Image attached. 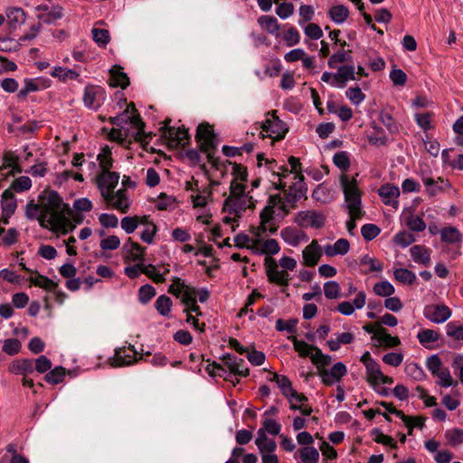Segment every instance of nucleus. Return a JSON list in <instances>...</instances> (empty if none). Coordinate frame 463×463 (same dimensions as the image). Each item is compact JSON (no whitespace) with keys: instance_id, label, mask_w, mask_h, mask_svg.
Masks as SVG:
<instances>
[{"instance_id":"nucleus-1","label":"nucleus","mask_w":463,"mask_h":463,"mask_svg":"<svg viewBox=\"0 0 463 463\" xmlns=\"http://www.w3.org/2000/svg\"><path fill=\"white\" fill-rule=\"evenodd\" d=\"M68 213L69 208L60 195L51 190L42 192L36 203L29 202L25 211L26 216L37 220L42 227L62 234L74 229L67 217Z\"/></svg>"},{"instance_id":"nucleus-2","label":"nucleus","mask_w":463,"mask_h":463,"mask_svg":"<svg viewBox=\"0 0 463 463\" xmlns=\"http://www.w3.org/2000/svg\"><path fill=\"white\" fill-rule=\"evenodd\" d=\"M229 165L232 179L230 184V194L222 206V222L229 225L232 231H235L242 214L246 210L253 208L254 203L250 192L245 191L247 169L236 163H230Z\"/></svg>"},{"instance_id":"nucleus-3","label":"nucleus","mask_w":463,"mask_h":463,"mask_svg":"<svg viewBox=\"0 0 463 463\" xmlns=\"http://www.w3.org/2000/svg\"><path fill=\"white\" fill-rule=\"evenodd\" d=\"M288 164L291 168L290 171L287 167H280V172H274L273 175L279 178L277 188L282 189L287 186V177L290 175H293V178L295 180L294 184L289 185V188L287 191V200L292 205L305 195L306 189L304 187V176L301 174V164L299 159L294 156H290L288 158Z\"/></svg>"},{"instance_id":"nucleus-4","label":"nucleus","mask_w":463,"mask_h":463,"mask_svg":"<svg viewBox=\"0 0 463 463\" xmlns=\"http://www.w3.org/2000/svg\"><path fill=\"white\" fill-rule=\"evenodd\" d=\"M264 265L268 280L280 287L285 293L291 279L289 272L296 269L297 260L288 256H283L278 261L271 257H266Z\"/></svg>"},{"instance_id":"nucleus-5","label":"nucleus","mask_w":463,"mask_h":463,"mask_svg":"<svg viewBox=\"0 0 463 463\" xmlns=\"http://www.w3.org/2000/svg\"><path fill=\"white\" fill-rule=\"evenodd\" d=\"M220 183L215 180H211L208 186H199L198 182H187L186 190L191 191L190 195L193 207L194 209H202L203 212L202 214L197 216V220L203 223H209L211 215L205 210L206 206L213 200V192L215 186H218Z\"/></svg>"},{"instance_id":"nucleus-6","label":"nucleus","mask_w":463,"mask_h":463,"mask_svg":"<svg viewBox=\"0 0 463 463\" xmlns=\"http://www.w3.org/2000/svg\"><path fill=\"white\" fill-rule=\"evenodd\" d=\"M295 207V203L291 205L287 200V193L283 200L279 195H273L270 197L269 204L262 210L260 213V223L256 228L259 232H269L275 233L278 230L277 225L274 223V216L277 212H282L284 214L288 213L291 208Z\"/></svg>"},{"instance_id":"nucleus-7","label":"nucleus","mask_w":463,"mask_h":463,"mask_svg":"<svg viewBox=\"0 0 463 463\" xmlns=\"http://www.w3.org/2000/svg\"><path fill=\"white\" fill-rule=\"evenodd\" d=\"M351 176L345 173H343L339 176V183L341 189L344 194L345 206L347 211H351L354 213H360L363 210L362 207V190L359 187L356 176Z\"/></svg>"},{"instance_id":"nucleus-8","label":"nucleus","mask_w":463,"mask_h":463,"mask_svg":"<svg viewBox=\"0 0 463 463\" xmlns=\"http://www.w3.org/2000/svg\"><path fill=\"white\" fill-rule=\"evenodd\" d=\"M168 292L177 298H181L182 303L185 306L184 312L194 313L196 317L202 315L200 307L194 299V287L185 283L179 278H174L168 288Z\"/></svg>"},{"instance_id":"nucleus-9","label":"nucleus","mask_w":463,"mask_h":463,"mask_svg":"<svg viewBox=\"0 0 463 463\" xmlns=\"http://www.w3.org/2000/svg\"><path fill=\"white\" fill-rule=\"evenodd\" d=\"M289 339L298 354L302 357H309L316 366L329 365L331 364V356L324 354L318 347L298 340L296 336H291Z\"/></svg>"},{"instance_id":"nucleus-10","label":"nucleus","mask_w":463,"mask_h":463,"mask_svg":"<svg viewBox=\"0 0 463 463\" xmlns=\"http://www.w3.org/2000/svg\"><path fill=\"white\" fill-rule=\"evenodd\" d=\"M136 108L133 103L128 105L124 113L112 118V123L118 127L123 128L124 123L131 124L135 128V138L143 141L144 137V123L138 115L136 114Z\"/></svg>"},{"instance_id":"nucleus-11","label":"nucleus","mask_w":463,"mask_h":463,"mask_svg":"<svg viewBox=\"0 0 463 463\" xmlns=\"http://www.w3.org/2000/svg\"><path fill=\"white\" fill-rule=\"evenodd\" d=\"M262 135L264 137H269L272 140H280L284 138L288 128L285 123L279 118L275 111L269 112L266 119L262 123Z\"/></svg>"},{"instance_id":"nucleus-12","label":"nucleus","mask_w":463,"mask_h":463,"mask_svg":"<svg viewBox=\"0 0 463 463\" xmlns=\"http://www.w3.org/2000/svg\"><path fill=\"white\" fill-rule=\"evenodd\" d=\"M196 139L201 149L206 153L208 161L215 165L213 150L215 147V137L212 126L209 124H200L197 128Z\"/></svg>"},{"instance_id":"nucleus-13","label":"nucleus","mask_w":463,"mask_h":463,"mask_svg":"<svg viewBox=\"0 0 463 463\" xmlns=\"http://www.w3.org/2000/svg\"><path fill=\"white\" fill-rule=\"evenodd\" d=\"M426 366L432 375L439 379L437 383L441 387L448 388L454 384L449 370L443 366L441 360L437 354H433L427 359Z\"/></svg>"},{"instance_id":"nucleus-14","label":"nucleus","mask_w":463,"mask_h":463,"mask_svg":"<svg viewBox=\"0 0 463 463\" xmlns=\"http://www.w3.org/2000/svg\"><path fill=\"white\" fill-rule=\"evenodd\" d=\"M326 221V214L321 211L306 210L298 212L294 222L301 228L321 229Z\"/></svg>"},{"instance_id":"nucleus-15","label":"nucleus","mask_w":463,"mask_h":463,"mask_svg":"<svg viewBox=\"0 0 463 463\" xmlns=\"http://www.w3.org/2000/svg\"><path fill=\"white\" fill-rule=\"evenodd\" d=\"M326 365L317 366V374L322 383L327 386L334 385L341 381L347 373V368L345 364L335 363L330 369L326 368Z\"/></svg>"},{"instance_id":"nucleus-16","label":"nucleus","mask_w":463,"mask_h":463,"mask_svg":"<svg viewBox=\"0 0 463 463\" xmlns=\"http://www.w3.org/2000/svg\"><path fill=\"white\" fill-rule=\"evenodd\" d=\"M366 369V378L369 384L380 394L385 395L387 393L384 388H382V384H392L393 383L392 378L384 375L381 371V368L377 363L368 366Z\"/></svg>"},{"instance_id":"nucleus-17","label":"nucleus","mask_w":463,"mask_h":463,"mask_svg":"<svg viewBox=\"0 0 463 463\" xmlns=\"http://www.w3.org/2000/svg\"><path fill=\"white\" fill-rule=\"evenodd\" d=\"M265 232H259V230L256 229L253 230L254 243L252 252L266 255L277 254L280 250L279 242L275 239L264 240L262 234Z\"/></svg>"},{"instance_id":"nucleus-18","label":"nucleus","mask_w":463,"mask_h":463,"mask_svg":"<svg viewBox=\"0 0 463 463\" xmlns=\"http://www.w3.org/2000/svg\"><path fill=\"white\" fill-rule=\"evenodd\" d=\"M170 120H165L164 126L160 128L162 130V137L167 141L168 146L176 147L184 146L188 139V132L184 128H172L169 127Z\"/></svg>"},{"instance_id":"nucleus-19","label":"nucleus","mask_w":463,"mask_h":463,"mask_svg":"<svg viewBox=\"0 0 463 463\" xmlns=\"http://www.w3.org/2000/svg\"><path fill=\"white\" fill-rule=\"evenodd\" d=\"M102 198L109 207L123 213L128 212L131 205V200L125 189H118L117 192L113 191Z\"/></svg>"},{"instance_id":"nucleus-20","label":"nucleus","mask_w":463,"mask_h":463,"mask_svg":"<svg viewBox=\"0 0 463 463\" xmlns=\"http://www.w3.org/2000/svg\"><path fill=\"white\" fill-rule=\"evenodd\" d=\"M106 99L105 90L97 85H87L84 89L83 102L90 109H98Z\"/></svg>"},{"instance_id":"nucleus-21","label":"nucleus","mask_w":463,"mask_h":463,"mask_svg":"<svg viewBox=\"0 0 463 463\" xmlns=\"http://www.w3.org/2000/svg\"><path fill=\"white\" fill-rule=\"evenodd\" d=\"M101 197L115 190L119 181V175L113 171H100L95 177Z\"/></svg>"},{"instance_id":"nucleus-22","label":"nucleus","mask_w":463,"mask_h":463,"mask_svg":"<svg viewBox=\"0 0 463 463\" xmlns=\"http://www.w3.org/2000/svg\"><path fill=\"white\" fill-rule=\"evenodd\" d=\"M423 314L430 321L441 324L450 317L451 310L444 304H430L425 307Z\"/></svg>"},{"instance_id":"nucleus-23","label":"nucleus","mask_w":463,"mask_h":463,"mask_svg":"<svg viewBox=\"0 0 463 463\" xmlns=\"http://www.w3.org/2000/svg\"><path fill=\"white\" fill-rule=\"evenodd\" d=\"M323 253L324 248L319 245L318 241L312 240L302 250V264L306 267L317 266Z\"/></svg>"},{"instance_id":"nucleus-24","label":"nucleus","mask_w":463,"mask_h":463,"mask_svg":"<svg viewBox=\"0 0 463 463\" xmlns=\"http://www.w3.org/2000/svg\"><path fill=\"white\" fill-rule=\"evenodd\" d=\"M137 352L129 345L116 349L114 356L110 360L112 366H124L132 364L137 361Z\"/></svg>"},{"instance_id":"nucleus-25","label":"nucleus","mask_w":463,"mask_h":463,"mask_svg":"<svg viewBox=\"0 0 463 463\" xmlns=\"http://www.w3.org/2000/svg\"><path fill=\"white\" fill-rule=\"evenodd\" d=\"M421 180L430 196H435L440 193H444L451 187L449 181L443 177L433 179L430 176H422Z\"/></svg>"},{"instance_id":"nucleus-26","label":"nucleus","mask_w":463,"mask_h":463,"mask_svg":"<svg viewBox=\"0 0 463 463\" xmlns=\"http://www.w3.org/2000/svg\"><path fill=\"white\" fill-rule=\"evenodd\" d=\"M378 194L384 204L390 205L394 209L399 207L400 189L398 186L385 184L379 188Z\"/></svg>"},{"instance_id":"nucleus-27","label":"nucleus","mask_w":463,"mask_h":463,"mask_svg":"<svg viewBox=\"0 0 463 463\" xmlns=\"http://www.w3.org/2000/svg\"><path fill=\"white\" fill-rule=\"evenodd\" d=\"M280 236L287 244L292 247H298L300 243L308 241V237L305 232L291 226L282 229Z\"/></svg>"},{"instance_id":"nucleus-28","label":"nucleus","mask_w":463,"mask_h":463,"mask_svg":"<svg viewBox=\"0 0 463 463\" xmlns=\"http://www.w3.org/2000/svg\"><path fill=\"white\" fill-rule=\"evenodd\" d=\"M366 304V294L364 291L357 292L353 302L343 301L336 307V310L344 316H351L355 309H362Z\"/></svg>"},{"instance_id":"nucleus-29","label":"nucleus","mask_w":463,"mask_h":463,"mask_svg":"<svg viewBox=\"0 0 463 463\" xmlns=\"http://www.w3.org/2000/svg\"><path fill=\"white\" fill-rule=\"evenodd\" d=\"M21 168L18 165V158L13 153H7L5 155L3 164L0 166V175L6 177L8 175H14L16 173H20Z\"/></svg>"},{"instance_id":"nucleus-30","label":"nucleus","mask_w":463,"mask_h":463,"mask_svg":"<svg viewBox=\"0 0 463 463\" xmlns=\"http://www.w3.org/2000/svg\"><path fill=\"white\" fill-rule=\"evenodd\" d=\"M37 11L38 19L46 24H52L62 17V9L60 6H38Z\"/></svg>"},{"instance_id":"nucleus-31","label":"nucleus","mask_w":463,"mask_h":463,"mask_svg":"<svg viewBox=\"0 0 463 463\" xmlns=\"http://www.w3.org/2000/svg\"><path fill=\"white\" fill-rule=\"evenodd\" d=\"M109 83L111 87L126 89L129 85V79L128 75L123 71L122 67L115 65L109 70Z\"/></svg>"},{"instance_id":"nucleus-32","label":"nucleus","mask_w":463,"mask_h":463,"mask_svg":"<svg viewBox=\"0 0 463 463\" xmlns=\"http://www.w3.org/2000/svg\"><path fill=\"white\" fill-rule=\"evenodd\" d=\"M350 250V243L346 239H338L334 244H326L324 247V253L329 258L344 256Z\"/></svg>"},{"instance_id":"nucleus-33","label":"nucleus","mask_w":463,"mask_h":463,"mask_svg":"<svg viewBox=\"0 0 463 463\" xmlns=\"http://www.w3.org/2000/svg\"><path fill=\"white\" fill-rule=\"evenodd\" d=\"M24 88L19 91L18 97H26L31 92L39 91L49 87L48 80L43 78L25 79Z\"/></svg>"},{"instance_id":"nucleus-34","label":"nucleus","mask_w":463,"mask_h":463,"mask_svg":"<svg viewBox=\"0 0 463 463\" xmlns=\"http://www.w3.org/2000/svg\"><path fill=\"white\" fill-rule=\"evenodd\" d=\"M224 365L234 375L246 376L249 373V369L245 366V362L241 358L236 356L224 357Z\"/></svg>"},{"instance_id":"nucleus-35","label":"nucleus","mask_w":463,"mask_h":463,"mask_svg":"<svg viewBox=\"0 0 463 463\" xmlns=\"http://www.w3.org/2000/svg\"><path fill=\"white\" fill-rule=\"evenodd\" d=\"M124 251L126 252V260L128 261L139 262L144 260L145 248L131 239H128V242L124 245Z\"/></svg>"},{"instance_id":"nucleus-36","label":"nucleus","mask_w":463,"mask_h":463,"mask_svg":"<svg viewBox=\"0 0 463 463\" xmlns=\"http://www.w3.org/2000/svg\"><path fill=\"white\" fill-rule=\"evenodd\" d=\"M142 227V231L140 232V239L148 244L153 243L154 237L157 232L156 226L154 222L147 215L142 216V222L140 225Z\"/></svg>"},{"instance_id":"nucleus-37","label":"nucleus","mask_w":463,"mask_h":463,"mask_svg":"<svg viewBox=\"0 0 463 463\" xmlns=\"http://www.w3.org/2000/svg\"><path fill=\"white\" fill-rule=\"evenodd\" d=\"M260 27L275 37L279 36L280 24L278 19L271 15H261L258 19Z\"/></svg>"},{"instance_id":"nucleus-38","label":"nucleus","mask_w":463,"mask_h":463,"mask_svg":"<svg viewBox=\"0 0 463 463\" xmlns=\"http://www.w3.org/2000/svg\"><path fill=\"white\" fill-rule=\"evenodd\" d=\"M255 444L259 449L260 453L276 451L277 443L273 439H270L265 433V430H259Z\"/></svg>"},{"instance_id":"nucleus-39","label":"nucleus","mask_w":463,"mask_h":463,"mask_svg":"<svg viewBox=\"0 0 463 463\" xmlns=\"http://www.w3.org/2000/svg\"><path fill=\"white\" fill-rule=\"evenodd\" d=\"M28 280L34 286L42 288L47 291H53L58 287V284L49 278L39 274L37 271H32Z\"/></svg>"},{"instance_id":"nucleus-40","label":"nucleus","mask_w":463,"mask_h":463,"mask_svg":"<svg viewBox=\"0 0 463 463\" xmlns=\"http://www.w3.org/2000/svg\"><path fill=\"white\" fill-rule=\"evenodd\" d=\"M412 260L418 264L429 265L430 262V250L422 245H415L410 249Z\"/></svg>"},{"instance_id":"nucleus-41","label":"nucleus","mask_w":463,"mask_h":463,"mask_svg":"<svg viewBox=\"0 0 463 463\" xmlns=\"http://www.w3.org/2000/svg\"><path fill=\"white\" fill-rule=\"evenodd\" d=\"M375 341L379 345L386 348L395 347L401 344V340L398 336H392L388 334L384 327L379 328L375 335Z\"/></svg>"},{"instance_id":"nucleus-42","label":"nucleus","mask_w":463,"mask_h":463,"mask_svg":"<svg viewBox=\"0 0 463 463\" xmlns=\"http://www.w3.org/2000/svg\"><path fill=\"white\" fill-rule=\"evenodd\" d=\"M5 16L10 25L16 28L22 25L26 19L24 11L20 7H8L5 10Z\"/></svg>"},{"instance_id":"nucleus-43","label":"nucleus","mask_w":463,"mask_h":463,"mask_svg":"<svg viewBox=\"0 0 463 463\" xmlns=\"http://www.w3.org/2000/svg\"><path fill=\"white\" fill-rule=\"evenodd\" d=\"M402 220L405 225L412 232H422L426 229V223L423 219L411 212L403 213Z\"/></svg>"},{"instance_id":"nucleus-44","label":"nucleus","mask_w":463,"mask_h":463,"mask_svg":"<svg viewBox=\"0 0 463 463\" xmlns=\"http://www.w3.org/2000/svg\"><path fill=\"white\" fill-rule=\"evenodd\" d=\"M327 14L334 23L341 24L347 20L349 10L343 5H336L329 8Z\"/></svg>"},{"instance_id":"nucleus-45","label":"nucleus","mask_w":463,"mask_h":463,"mask_svg":"<svg viewBox=\"0 0 463 463\" xmlns=\"http://www.w3.org/2000/svg\"><path fill=\"white\" fill-rule=\"evenodd\" d=\"M2 212L6 215H13L16 210V199L10 190L4 191L1 200Z\"/></svg>"},{"instance_id":"nucleus-46","label":"nucleus","mask_w":463,"mask_h":463,"mask_svg":"<svg viewBox=\"0 0 463 463\" xmlns=\"http://www.w3.org/2000/svg\"><path fill=\"white\" fill-rule=\"evenodd\" d=\"M34 370V363L33 360L30 359H24L13 362V364L10 365V371L13 373H23L24 375H27L29 373H32Z\"/></svg>"},{"instance_id":"nucleus-47","label":"nucleus","mask_w":463,"mask_h":463,"mask_svg":"<svg viewBox=\"0 0 463 463\" xmlns=\"http://www.w3.org/2000/svg\"><path fill=\"white\" fill-rule=\"evenodd\" d=\"M336 77L339 82V88H344L346 81L357 80L355 76L354 67L345 65L340 67L336 71Z\"/></svg>"},{"instance_id":"nucleus-48","label":"nucleus","mask_w":463,"mask_h":463,"mask_svg":"<svg viewBox=\"0 0 463 463\" xmlns=\"http://www.w3.org/2000/svg\"><path fill=\"white\" fill-rule=\"evenodd\" d=\"M354 336L352 333L344 332L335 335V338L327 341V345L331 351H337L341 345H347L354 341Z\"/></svg>"},{"instance_id":"nucleus-49","label":"nucleus","mask_w":463,"mask_h":463,"mask_svg":"<svg viewBox=\"0 0 463 463\" xmlns=\"http://www.w3.org/2000/svg\"><path fill=\"white\" fill-rule=\"evenodd\" d=\"M275 5V13L282 20L289 18L294 14L295 7L290 2H287L286 0H277Z\"/></svg>"},{"instance_id":"nucleus-50","label":"nucleus","mask_w":463,"mask_h":463,"mask_svg":"<svg viewBox=\"0 0 463 463\" xmlns=\"http://www.w3.org/2000/svg\"><path fill=\"white\" fill-rule=\"evenodd\" d=\"M172 306L173 302L171 298L165 295L159 296L155 302L156 309L165 317H168L170 316Z\"/></svg>"},{"instance_id":"nucleus-51","label":"nucleus","mask_w":463,"mask_h":463,"mask_svg":"<svg viewBox=\"0 0 463 463\" xmlns=\"http://www.w3.org/2000/svg\"><path fill=\"white\" fill-rule=\"evenodd\" d=\"M282 40L288 47L299 43L300 33L294 26H288L281 34Z\"/></svg>"},{"instance_id":"nucleus-52","label":"nucleus","mask_w":463,"mask_h":463,"mask_svg":"<svg viewBox=\"0 0 463 463\" xmlns=\"http://www.w3.org/2000/svg\"><path fill=\"white\" fill-rule=\"evenodd\" d=\"M298 453L303 463H317L319 458L318 450L314 447L306 446L301 448Z\"/></svg>"},{"instance_id":"nucleus-53","label":"nucleus","mask_w":463,"mask_h":463,"mask_svg":"<svg viewBox=\"0 0 463 463\" xmlns=\"http://www.w3.org/2000/svg\"><path fill=\"white\" fill-rule=\"evenodd\" d=\"M417 337L423 346L430 348L431 345L439 339V333L432 329H423L418 333Z\"/></svg>"},{"instance_id":"nucleus-54","label":"nucleus","mask_w":463,"mask_h":463,"mask_svg":"<svg viewBox=\"0 0 463 463\" xmlns=\"http://www.w3.org/2000/svg\"><path fill=\"white\" fill-rule=\"evenodd\" d=\"M175 198L166 194H160L155 200L156 207L160 211L172 210L175 207Z\"/></svg>"},{"instance_id":"nucleus-55","label":"nucleus","mask_w":463,"mask_h":463,"mask_svg":"<svg viewBox=\"0 0 463 463\" xmlns=\"http://www.w3.org/2000/svg\"><path fill=\"white\" fill-rule=\"evenodd\" d=\"M142 222V216H126L121 220V228L128 234L133 233Z\"/></svg>"},{"instance_id":"nucleus-56","label":"nucleus","mask_w":463,"mask_h":463,"mask_svg":"<svg viewBox=\"0 0 463 463\" xmlns=\"http://www.w3.org/2000/svg\"><path fill=\"white\" fill-rule=\"evenodd\" d=\"M98 161L101 169L100 171H110L113 160L111 156V151L108 146H105L101 149L98 155Z\"/></svg>"},{"instance_id":"nucleus-57","label":"nucleus","mask_w":463,"mask_h":463,"mask_svg":"<svg viewBox=\"0 0 463 463\" xmlns=\"http://www.w3.org/2000/svg\"><path fill=\"white\" fill-rule=\"evenodd\" d=\"M298 24L299 26H303L314 18L315 8L309 5H301L298 9Z\"/></svg>"},{"instance_id":"nucleus-58","label":"nucleus","mask_w":463,"mask_h":463,"mask_svg":"<svg viewBox=\"0 0 463 463\" xmlns=\"http://www.w3.org/2000/svg\"><path fill=\"white\" fill-rule=\"evenodd\" d=\"M393 276L397 281L402 284L411 285L416 280V275L407 269H396Z\"/></svg>"},{"instance_id":"nucleus-59","label":"nucleus","mask_w":463,"mask_h":463,"mask_svg":"<svg viewBox=\"0 0 463 463\" xmlns=\"http://www.w3.org/2000/svg\"><path fill=\"white\" fill-rule=\"evenodd\" d=\"M300 27L303 29L305 35L311 40H318L323 36V31L317 24L309 22Z\"/></svg>"},{"instance_id":"nucleus-60","label":"nucleus","mask_w":463,"mask_h":463,"mask_svg":"<svg viewBox=\"0 0 463 463\" xmlns=\"http://www.w3.org/2000/svg\"><path fill=\"white\" fill-rule=\"evenodd\" d=\"M368 142L375 146H381L386 144L387 138L383 129L373 128V130L367 135Z\"/></svg>"},{"instance_id":"nucleus-61","label":"nucleus","mask_w":463,"mask_h":463,"mask_svg":"<svg viewBox=\"0 0 463 463\" xmlns=\"http://www.w3.org/2000/svg\"><path fill=\"white\" fill-rule=\"evenodd\" d=\"M394 287L387 280H383L373 286V292L380 297H391L394 293Z\"/></svg>"},{"instance_id":"nucleus-62","label":"nucleus","mask_w":463,"mask_h":463,"mask_svg":"<svg viewBox=\"0 0 463 463\" xmlns=\"http://www.w3.org/2000/svg\"><path fill=\"white\" fill-rule=\"evenodd\" d=\"M414 241L415 237L407 231H401L393 237V242L402 248H406Z\"/></svg>"},{"instance_id":"nucleus-63","label":"nucleus","mask_w":463,"mask_h":463,"mask_svg":"<svg viewBox=\"0 0 463 463\" xmlns=\"http://www.w3.org/2000/svg\"><path fill=\"white\" fill-rule=\"evenodd\" d=\"M286 397L290 403L291 410L302 409V406L307 401V398L303 393L298 392L296 390L291 392V393Z\"/></svg>"},{"instance_id":"nucleus-64","label":"nucleus","mask_w":463,"mask_h":463,"mask_svg":"<svg viewBox=\"0 0 463 463\" xmlns=\"http://www.w3.org/2000/svg\"><path fill=\"white\" fill-rule=\"evenodd\" d=\"M340 285L335 280L326 281L324 284V294L328 299H336L340 298Z\"/></svg>"}]
</instances>
